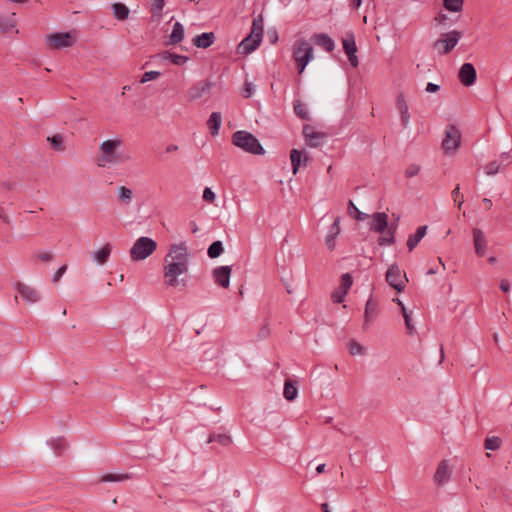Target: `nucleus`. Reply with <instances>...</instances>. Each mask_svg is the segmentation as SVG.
I'll return each mask as SVG.
<instances>
[{"mask_svg":"<svg viewBox=\"0 0 512 512\" xmlns=\"http://www.w3.org/2000/svg\"><path fill=\"white\" fill-rule=\"evenodd\" d=\"M165 0H151V12L154 16H161Z\"/></svg>","mask_w":512,"mask_h":512,"instance_id":"nucleus-44","label":"nucleus"},{"mask_svg":"<svg viewBox=\"0 0 512 512\" xmlns=\"http://www.w3.org/2000/svg\"><path fill=\"white\" fill-rule=\"evenodd\" d=\"M298 394V389L291 381H285L283 395L286 400L293 401Z\"/></svg>","mask_w":512,"mask_h":512,"instance_id":"nucleus-33","label":"nucleus"},{"mask_svg":"<svg viewBox=\"0 0 512 512\" xmlns=\"http://www.w3.org/2000/svg\"><path fill=\"white\" fill-rule=\"evenodd\" d=\"M267 39L271 44H275L278 41V32L275 28H271L266 33Z\"/></svg>","mask_w":512,"mask_h":512,"instance_id":"nucleus-55","label":"nucleus"},{"mask_svg":"<svg viewBox=\"0 0 512 512\" xmlns=\"http://www.w3.org/2000/svg\"><path fill=\"white\" fill-rule=\"evenodd\" d=\"M214 441H217L221 445L226 446V445L230 444L231 438L226 434H217V435L212 434L208 438V443H211Z\"/></svg>","mask_w":512,"mask_h":512,"instance_id":"nucleus-43","label":"nucleus"},{"mask_svg":"<svg viewBox=\"0 0 512 512\" xmlns=\"http://www.w3.org/2000/svg\"><path fill=\"white\" fill-rule=\"evenodd\" d=\"M402 313H403V317H404V321H405V326H406L407 332L409 334H413L414 327L411 324L410 315L408 314V312H407V310H406L404 305H402Z\"/></svg>","mask_w":512,"mask_h":512,"instance_id":"nucleus-50","label":"nucleus"},{"mask_svg":"<svg viewBox=\"0 0 512 512\" xmlns=\"http://www.w3.org/2000/svg\"><path fill=\"white\" fill-rule=\"evenodd\" d=\"M14 16L15 14H12L7 18H0V30L2 32H9L16 26Z\"/></svg>","mask_w":512,"mask_h":512,"instance_id":"nucleus-36","label":"nucleus"},{"mask_svg":"<svg viewBox=\"0 0 512 512\" xmlns=\"http://www.w3.org/2000/svg\"><path fill=\"white\" fill-rule=\"evenodd\" d=\"M397 229V222L388 224L387 233L384 237H379L378 244L380 246H390L395 243V232Z\"/></svg>","mask_w":512,"mask_h":512,"instance_id":"nucleus-27","label":"nucleus"},{"mask_svg":"<svg viewBox=\"0 0 512 512\" xmlns=\"http://www.w3.org/2000/svg\"><path fill=\"white\" fill-rule=\"evenodd\" d=\"M500 289L503 291V292H508L510 290V283L508 280L506 279H503L501 282H500Z\"/></svg>","mask_w":512,"mask_h":512,"instance_id":"nucleus-64","label":"nucleus"},{"mask_svg":"<svg viewBox=\"0 0 512 512\" xmlns=\"http://www.w3.org/2000/svg\"><path fill=\"white\" fill-rule=\"evenodd\" d=\"M450 469L446 460H442L434 474V481L437 485H443L450 478Z\"/></svg>","mask_w":512,"mask_h":512,"instance_id":"nucleus-20","label":"nucleus"},{"mask_svg":"<svg viewBox=\"0 0 512 512\" xmlns=\"http://www.w3.org/2000/svg\"><path fill=\"white\" fill-rule=\"evenodd\" d=\"M371 231L377 233L387 232L388 228V215L385 212H376L372 215L371 222L369 223Z\"/></svg>","mask_w":512,"mask_h":512,"instance_id":"nucleus-16","label":"nucleus"},{"mask_svg":"<svg viewBox=\"0 0 512 512\" xmlns=\"http://www.w3.org/2000/svg\"><path fill=\"white\" fill-rule=\"evenodd\" d=\"M160 76V72L158 71H148L145 72L141 78V83H146L151 80H154Z\"/></svg>","mask_w":512,"mask_h":512,"instance_id":"nucleus-52","label":"nucleus"},{"mask_svg":"<svg viewBox=\"0 0 512 512\" xmlns=\"http://www.w3.org/2000/svg\"><path fill=\"white\" fill-rule=\"evenodd\" d=\"M184 39V27L180 22L173 25L172 33L170 35V43L175 45Z\"/></svg>","mask_w":512,"mask_h":512,"instance_id":"nucleus-31","label":"nucleus"},{"mask_svg":"<svg viewBox=\"0 0 512 512\" xmlns=\"http://www.w3.org/2000/svg\"><path fill=\"white\" fill-rule=\"evenodd\" d=\"M222 124V116L220 112H212L207 121V126L210 130L211 135L216 136L219 134V130Z\"/></svg>","mask_w":512,"mask_h":512,"instance_id":"nucleus-24","label":"nucleus"},{"mask_svg":"<svg viewBox=\"0 0 512 512\" xmlns=\"http://www.w3.org/2000/svg\"><path fill=\"white\" fill-rule=\"evenodd\" d=\"M157 249V243L149 237L138 238L130 249V257L133 261H141L149 257Z\"/></svg>","mask_w":512,"mask_h":512,"instance_id":"nucleus-3","label":"nucleus"},{"mask_svg":"<svg viewBox=\"0 0 512 512\" xmlns=\"http://www.w3.org/2000/svg\"><path fill=\"white\" fill-rule=\"evenodd\" d=\"M67 270V265H63L61 266L54 274L53 276V282H58L60 280V278L63 276V274L66 272Z\"/></svg>","mask_w":512,"mask_h":512,"instance_id":"nucleus-56","label":"nucleus"},{"mask_svg":"<svg viewBox=\"0 0 512 512\" xmlns=\"http://www.w3.org/2000/svg\"><path fill=\"white\" fill-rule=\"evenodd\" d=\"M348 346L351 355H362L365 353V348L355 340H351Z\"/></svg>","mask_w":512,"mask_h":512,"instance_id":"nucleus-45","label":"nucleus"},{"mask_svg":"<svg viewBox=\"0 0 512 512\" xmlns=\"http://www.w3.org/2000/svg\"><path fill=\"white\" fill-rule=\"evenodd\" d=\"M348 213L350 215H354L355 219H357L358 221H363L368 217V215L366 213L361 212L355 206V204L353 203L352 200H349V202H348Z\"/></svg>","mask_w":512,"mask_h":512,"instance_id":"nucleus-39","label":"nucleus"},{"mask_svg":"<svg viewBox=\"0 0 512 512\" xmlns=\"http://www.w3.org/2000/svg\"><path fill=\"white\" fill-rule=\"evenodd\" d=\"M396 106L400 113L401 123L404 128H406L410 122V114H409V107L408 103L405 99V96L403 93H400L397 96L396 100Z\"/></svg>","mask_w":512,"mask_h":512,"instance_id":"nucleus-19","label":"nucleus"},{"mask_svg":"<svg viewBox=\"0 0 512 512\" xmlns=\"http://www.w3.org/2000/svg\"><path fill=\"white\" fill-rule=\"evenodd\" d=\"M117 200L120 204L130 205L133 200V191L126 186H119L117 188Z\"/></svg>","mask_w":512,"mask_h":512,"instance_id":"nucleus-28","label":"nucleus"},{"mask_svg":"<svg viewBox=\"0 0 512 512\" xmlns=\"http://www.w3.org/2000/svg\"><path fill=\"white\" fill-rule=\"evenodd\" d=\"M129 478H130L129 474L109 473V474L103 475L100 478V482H121V481L127 480Z\"/></svg>","mask_w":512,"mask_h":512,"instance_id":"nucleus-37","label":"nucleus"},{"mask_svg":"<svg viewBox=\"0 0 512 512\" xmlns=\"http://www.w3.org/2000/svg\"><path fill=\"white\" fill-rule=\"evenodd\" d=\"M256 18L252 19L251 31L237 47V53L240 55H248L256 49Z\"/></svg>","mask_w":512,"mask_h":512,"instance_id":"nucleus-10","label":"nucleus"},{"mask_svg":"<svg viewBox=\"0 0 512 512\" xmlns=\"http://www.w3.org/2000/svg\"><path fill=\"white\" fill-rule=\"evenodd\" d=\"M484 170H485V173L487 175H495L499 172L500 170V164L496 161H492V162H489L485 167H484Z\"/></svg>","mask_w":512,"mask_h":512,"instance_id":"nucleus-46","label":"nucleus"},{"mask_svg":"<svg viewBox=\"0 0 512 512\" xmlns=\"http://www.w3.org/2000/svg\"><path fill=\"white\" fill-rule=\"evenodd\" d=\"M501 443H502V441L499 437H496V436L487 437L484 442V447L487 450L495 451L501 447Z\"/></svg>","mask_w":512,"mask_h":512,"instance_id":"nucleus-38","label":"nucleus"},{"mask_svg":"<svg viewBox=\"0 0 512 512\" xmlns=\"http://www.w3.org/2000/svg\"><path fill=\"white\" fill-rule=\"evenodd\" d=\"M340 217H337L330 226L329 232L325 238L327 248L332 251L335 248V240L340 233Z\"/></svg>","mask_w":512,"mask_h":512,"instance_id":"nucleus-21","label":"nucleus"},{"mask_svg":"<svg viewBox=\"0 0 512 512\" xmlns=\"http://www.w3.org/2000/svg\"><path fill=\"white\" fill-rule=\"evenodd\" d=\"M420 171V166L416 164L409 165L405 170V176L408 178L416 176Z\"/></svg>","mask_w":512,"mask_h":512,"instance_id":"nucleus-53","label":"nucleus"},{"mask_svg":"<svg viewBox=\"0 0 512 512\" xmlns=\"http://www.w3.org/2000/svg\"><path fill=\"white\" fill-rule=\"evenodd\" d=\"M14 287L26 302L36 303L37 301H39L40 296L34 288L21 282H16Z\"/></svg>","mask_w":512,"mask_h":512,"instance_id":"nucleus-17","label":"nucleus"},{"mask_svg":"<svg viewBox=\"0 0 512 512\" xmlns=\"http://www.w3.org/2000/svg\"><path fill=\"white\" fill-rule=\"evenodd\" d=\"M352 283H353V279H352V276L349 273H344L341 276V285H340L341 289H343V290L348 292V290L352 286Z\"/></svg>","mask_w":512,"mask_h":512,"instance_id":"nucleus-47","label":"nucleus"},{"mask_svg":"<svg viewBox=\"0 0 512 512\" xmlns=\"http://www.w3.org/2000/svg\"><path fill=\"white\" fill-rule=\"evenodd\" d=\"M312 40L316 45L324 48L327 52L334 50L335 44L333 39L325 33L314 34Z\"/></svg>","mask_w":512,"mask_h":512,"instance_id":"nucleus-22","label":"nucleus"},{"mask_svg":"<svg viewBox=\"0 0 512 512\" xmlns=\"http://www.w3.org/2000/svg\"><path fill=\"white\" fill-rule=\"evenodd\" d=\"M386 281L397 292H402L408 279L405 273L402 275L397 264H392L386 272Z\"/></svg>","mask_w":512,"mask_h":512,"instance_id":"nucleus-7","label":"nucleus"},{"mask_svg":"<svg viewBox=\"0 0 512 512\" xmlns=\"http://www.w3.org/2000/svg\"><path fill=\"white\" fill-rule=\"evenodd\" d=\"M427 231V226H419L416 230V232L408 237L407 240V247L409 251H412L417 244L423 239Z\"/></svg>","mask_w":512,"mask_h":512,"instance_id":"nucleus-25","label":"nucleus"},{"mask_svg":"<svg viewBox=\"0 0 512 512\" xmlns=\"http://www.w3.org/2000/svg\"><path fill=\"white\" fill-rule=\"evenodd\" d=\"M458 77L460 82L466 86H472L477 79V72L473 64L471 63H464L458 73Z\"/></svg>","mask_w":512,"mask_h":512,"instance_id":"nucleus-13","label":"nucleus"},{"mask_svg":"<svg viewBox=\"0 0 512 512\" xmlns=\"http://www.w3.org/2000/svg\"><path fill=\"white\" fill-rule=\"evenodd\" d=\"M290 160L292 164L293 173L296 174L302 163V152L297 149H292L290 152Z\"/></svg>","mask_w":512,"mask_h":512,"instance_id":"nucleus-34","label":"nucleus"},{"mask_svg":"<svg viewBox=\"0 0 512 512\" xmlns=\"http://www.w3.org/2000/svg\"><path fill=\"white\" fill-rule=\"evenodd\" d=\"M213 84L209 81H200L193 85L187 92L189 101H196L209 93Z\"/></svg>","mask_w":512,"mask_h":512,"instance_id":"nucleus-14","label":"nucleus"},{"mask_svg":"<svg viewBox=\"0 0 512 512\" xmlns=\"http://www.w3.org/2000/svg\"><path fill=\"white\" fill-rule=\"evenodd\" d=\"M461 37L462 33L458 30L444 33L433 43V48L437 50L439 54H448L454 49Z\"/></svg>","mask_w":512,"mask_h":512,"instance_id":"nucleus-5","label":"nucleus"},{"mask_svg":"<svg viewBox=\"0 0 512 512\" xmlns=\"http://www.w3.org/2000/svg\"><path fill=\"white\" fill-rule=\"evenodd\" d=\"M188 267L189 253L187 246L184 243L170 245L163 266L165 284L168 287L185 288L188 281L179 277L188 272Z\"/></svg>","mask_w":512,"mask_h":512,"instance_id":"nucleus-1","label":"nucleus"},{"mask_svg":"<svg viewBox=\"0 0 512 512\" xmlns=\"http://www.w3.org/2000/svg\"><path fill=\"white\" fill-rule=\"evenodd\" d=\"M215 198V193L209 187H206L203 191V200L209 203H213Z\"/></svg>","mask_w":512,"mask_h":512,"instance_id":"nucleus-54","label":"nucleus"},{"mask_svg":"<svg viewBox=\"0 0 512 512\" xmlns=\"http://www.w3.org/2000/svg\"><path fill=\"white\" fill-rule=\"evenodd\" d=\"M215 41V35L213 32H205L197 35L193 39V44L198 48H208Z\"/></svg>","mask_w":512,"mask_h":512,"instance_id":"nucleus-23","label":"nucleus"},{"mask_svg":"<svg viewBox=\"0 0 512 512\" xmlns=\"http://www.w3.org/2000/svg\"><path fill=\"white\" fill-rule=\"evenodd\" d=\"M38 258L43 262H49L53 259V255L49 252L44 251L38 254Z\"/></svg>","mask_w":512,"mask_h":512,"instance_id":"nucleus-58","label":"nucleus"},{"mask_svg":"<svg viewBox=\"0 0 512 512\" xmlns=\"http://www.w3.org/2000/svg\"><path fill=\"white\" fill-rule=\"evenodd\" d=\"M303 136L305 138V142L309 147H319L323 140L327 137L326 133L315 131L311 125L303 126Z\"/></svg>","mask_w":512,"mask_h":512,"instance_id":"nucleus-12","label":"nucleus"},{"mask_svg":"<svg viewBox=\"0 0 512 512\" xmlns=\"http://www.w3.org/2000/svg\"><path fill=\"white\" fill-rule=\"evenodd\" d=\"M342 44H343V49L348 56V60H349L350 64L353 67H357L359 65V60H358V57L356 56L357 46H356L354 34L352 32L346 33L345 38H343V40H342Z\"/></svg>","mask_w":512,"mask_h":512,"instance_id":"nucleus-11","label":"nucleus"},{"mask_svg":"<svg viewBox=\"0 0 512 512\" xmlns=\"http://www.w3.org/2000/svg\"><path fill=\"white\" fill-rule=\"evenodd\" d=\"M223 244L221 241H214L208 247L207 254L211 259L219 257L223 253Z\"/></svg>","mask_w":512,"mask_h":512,"instance_id":"nucleus-35","label":"nucleus"},{"mask_svg":"<svg viewBox=\"0 0 512 512\" xmlns=\"http://www.w3.org/2000/svg\"><path fill=\"white\" fill-rule=\"evenodd\" d=\"M293 57L296 61L298 72L303 73L307 64L313 59V47L304 39L296 41Z\"/></svg>","mask_w":512,"mask_h":512,"instance_id":"nucleus-4","label":"nucleus"},{"mask_svg":"<svg viewBox=\"0 0 512 512\" xmlns=\"http://www.w3.org/2000/svg\"><path fill=\"white\" fill-rule=\"evenodd\" d=\"M50 445L57 454H60L66 447L65 441L61 438L52 440Z\"/></svg>","mask_w":512,"mask_h":512,"instance_id":"nucleus-48","label":"nucleus"},{"mask_svg":"<svg viewBox=\"0 0 512 512\" xmlns=\"http://www.w3.org/2000/svg\"><path fill=\"white\" fill-rule=\"evenodd\" d=\"M212 276L216 284L222 288H228L230 284L231 267L219 266L213 270Z\"/></svg>","mask_w":512,"mask_h":512,"instance_id":"nucleus-15","label":"nucleus"},{"mask_svg":"<svg viewBox=\"0 0 512 512\" xmlns=\"http://www.w3.org/2000/svg\"><path fill=\"white\" fill-rule=\"evenodd\" d=\"M0 219L7 224L10 223V218L8 217L2 206H0Z\"/></svg>","mask_w":512,"mask_h":512,"instance_id":"nucleus-63","label":"nucleus"},{"mask_svg":"<svg viewBox=\"0 0 512 512\" xmlns=\"http://www.w3.org/2000/svg\"><path fill=\"white\" fill-rule=\"evenodd\" d=\"M500 158L505 165H509L512 162V156L509 152L501 153Z\"/></svg>","mask_w":512,"mask_h":512,"instance_id":"nucleus-61","label":"nucleus"},{"mask_svg":"<svg viewBox=\"0 0 512 512\" xmlns=\"http://www.w3.org/2000/svg\"><path fill=\"white\" fill-rule=\"evenodd\" d=\"M110 254H111V245L109 243H107L100 250L96 251L93 254V258L98 264L103 265L108 261Z\"/></svg>","mask_w":512,"mask_h":512,"instance_id":"nucleus-30","label":"nucleus"},{"mask_svg":"<svg viewBox=\"0 0 512 512\" xmlns=\"http://www.w3.org/2000/svg\"><path fill=\"white\" fill-rule=\"evenodd\" d=\"M252 93H253L252 83L246 81L245 82V88H244L243 96L248 98V97H250L252 95Z\"/></svg>","mask_w":512,"mask_h":512,"instance_id":"nucleus-59","label":"nucleus"},{"mask_svg":"<svg viewBox=\"0 0 512 512\" xmlns=\"http://www.w3.org/2000/svg\"><path fill=\"white\" fill-rule=\"evenodd\" d=\"M294 112L301 119H308V111L306 105L302 103L300 100H296L294 102Z\"/></svg>","mask_w":512,"mask_h":512,"instance_id":"nucleus-41","label":"nucleus"},{"mask_svg":"<svg viewBox=\"0 0 512 512\" xmlns=\"http://www.w3.org/2000/svg\"><path fill=\"white\" fill-rule=\"evenodd\" d=\"M472 234L475 253L477 256L483 257L486 254L487 249V240L484 232L479 228H474L472 230Z\"/></svg>","mask_w":512,"mask_h":512,"instance_id":"nucleus-18","label":"nucleus"},{"mask_svg":"<svg viewBox=\"0 0 512 512\" xmlns=\"http://www.w3.org/2000/svg\"><path fill=\"white\" fill-rule=\"evenodd\" d=\"M451 194H452L454 201L457 203L458 208L460 209L462 207L464 200H463V195L460 194L459 184L456 185V187L453 189Z\"/></svg>","mask_w":512,"mask_h":512,"instance_id":"nucleus-51","label":"nucleus"},{"mask_svg":"<svg viewBox=\"0 0 512 512\" xmlns=\"http://www.w3.org/2000/svg\"><path fill=\"white\" fill-rule=\"evenodd\" d=\"M46 42L51 49H61L71 47L74 43V38L68 32L52 33L47 36Z\"/></svg>","mask_w":512,"mask_h":512,"instance_id":"nucleus-9","label":"nucleus"},{"mask_svg":"<svg viewBox=\"0 0 512 512\" xmlns=\"http://www.w3.org/2000/svg\"><path fill=\"white\" fill-rule=\"evenodd\" d=\"M426 92L428 93H436L440 90V86L437 85V84H434V83H431L429 82L427 85H426Z\"/></svg>","mask_w":512,"mask_h":512,"instance_id":"nucleus-60","label":"nucleus"},{"mask_svg":"<svg viewBox=\"0 0 512 512\" xmlns=\"http://www.w3.org/2000/svg\"><path fill=\"white\" fill-rule=\"evenodd\" d=\"M269 334H270V330L268 328V323L265 322V324H263L260 331L258 332V336L267 337V336H269Z\"/></svg>","mask_w":512,"mask_h":512,"instance_id":"nucleus-62","label":"nucleus"},{"mask_svg":"<svg viewBox=\"0 0 512 512\" xmlns=\"http://www.w3.org/2000/svg\"><path fill=\"white\" fill-rule=\"evenodd\" d=\"M47 141L50 142L51 147L56 151L64 150L63 146V136L61 134H56L47 138Z\"/></svg>","mask_w":512,"mask_h":512,"instance_id":"nucleus-42","label":"nucleus"},{"mask_svg":"<svg viewBox=\"0 0 512 512\" xmlns=\"http://www.w3.org/2000/svg\"><path fill=\"white\" fill-rule=\"evenodd\" d=\"M122 146L121 139H109L99 146L100 154L96 158L98 167L105 168L123 162L122 155L117 151Z\"/></svg>","mask_w":512,"mask_h":512,"instance_id":"nucleus-2","label":"nucleus"},{"mask_svg":"<svg viewBox=\"0 0 512 512\" xmlns=\"http://www.w3.org/2000/svg\"><path fill=\"white\" fill-rule=\"evenodd\" d=\"M461 133L459 129L453 125L449 124L446 127L445 137L442 141V147L445 152L454 151L460 145Z\"/></svg>","mask_w":512,"mask_h":512,"instance_id":"nucleus-8","label":"nucleus"},{"mask_svg":"<svg viewBox=\"0 0 512 512\" xmlns=\"http://www.w3.org/2000/svg\"><path fill=\"white\" fill-rule=\"evenodd\" d=\"M162 58L169 59L173 64L178 66L185 64L189 60L187 56L171 53L168 51L162 53Z\"/></svg>","mask_w":512,"mask_h":512,"instance_id":"nucleus-32","label":"nucleus"},{"mask_svg":"<svg viewBox=\"0 0 512 512\" xmlns=\"http://www.w3.org/2000/svg\"><path fill=\"white\" fill-rule=\"evenodd\" d=\"M443 5L448 11L459 12L462 10L463 0H444Z\"/></svg>","mask_w":512,"mask_h":512,"instance_id":"nucleus-40","label":"nucleus"},{"mask_svg":"<svg viewBox=\"0 0 512 512\" xmlns=\"http://www.w3.org/2000/svg\"><path fill=\"white\" fill-rule=\"evenodd\" d=\"M347 294V291L339 288L337 290H335L332 294H331V298H332V301L334 303H341L344 301V298H345V295Z\"/></svg>","mask_w":512,"mask_h":512,"instance_id":"nucleus-49","label":"nucleus"},{"mask_svg":"<svg viewBox=\"0 0 512 512\" xmlns=\"http://www.w3.org/2000/svg\"><path fill=\"white\" fill-rule=\"evenodd\" d=\"M264 35V30L262 26V18L258 17V47L261 45L262 39Z\"/></svg>","mask_w":512,"mask_h":512,"instance_id":"nucleus-57","label":"nucleus"},{"mask_svg":"<svg viewBox=\"0 0 512 512\" xmlns=\"http://www.w3.org/2000/svg\"><path fill=\"white\" fill-rule=\"evenodd\" d=\"M113 15L116 19L124 21L129 17V9L126 5L120 2L113 3L111 5Z\"/></svg>","mask_w":512,"mask_h":512,"instance_id":"nucleus-29","label":"nucleus"},{"mask_svg":"<svg viewBox=\"0 0 512 512\" xmlns=\"http://www.w3.org/2000/svg\"><path fill=\"white\" fill-rule=\"evenodd\" d=\"M232 144L243 151L256 154V137L244 130H238L232 135Z\"/></svg>","mask_w":512,"mask_h":512,"instance_id":"nucleus-6","label":"nucleus"},{"mask_svg":"<svg viewBox=\"0 0 512 512\" xmlns=\"http://www.w3.org/2000/svg\"><path fill=\"white\" fill-rule=\"evenodd\" d=\"M377 314V303L372 299V297H370L365 305L364 326H367L368 323L377 316Z\"/></svg>","mask_w":512,"mask_h":512,"instance_id":"nucleus-26","label":"nucleus"}]
</instances>
